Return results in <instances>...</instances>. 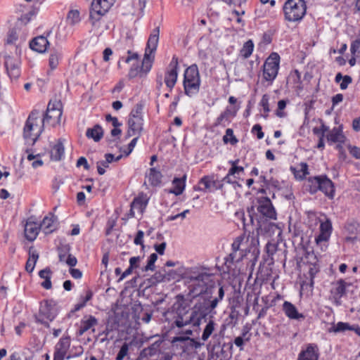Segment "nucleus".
Instances as JSON below:
<instances>
[{"label": "nucleus", "instance_id": "4be33fe9", "mask_svg": "<svg viewBox=\"0 0 360 360\" xmlns=\"http://www.w3.org/2000/svg\"><path fill=\"white\" fill-rule=\"evenodd\" d=\"M224 297V290L223 286H221L218 291V297L213 298L212 300H210L207 298H204L202 300H199L202 304H205L206 307L208 309V311L210 314H215L216 311L214 309L217 307L219 302L223 300Z\"/></svg>", "mask_w": 360, "mask_h": 360}, {"label": "nucleus", "instance_id": "f704fd0d", "mask_svg": "<svg viewBox=\"0 0 360 360\" xmlns=\"http://www.w3.org/2000/svg\"><path fill=\"white\" fill-rule=\"evenodd\" d=\"M51 271L49 268H46L44 269L41 270L39 272V276L41 278L44 279V281L41 283V286L46 289H51L52 287L51 278Z\"/></svg>", "mask_w": 360, "mask_h": 360}, {"label": "nucleus", "instance_id": "39448f33", "mask_svg": "<svg viewBox=\"0 0 360 360\" xmlns=\"http://www.w3.org/2000/svg\"><path fill=\"white\" fill-rule=\"evenodd\" d=\"M283 10L287 21H300L306 14V2L304 0H287L283 6Z\"/></svg>", "mask_w": 360, "mask_h": 360}, {"label": "nucleus", "instance_id": "e2e57ef3", "mask_svg": "<svg viewBox=\"0 0 360 360\" xmlns=\"http://www.w3.org/2000/svg\"><path fill=\"white\" fill-rule=\"evenodd\" d=\"M18 39L17 32L15 30L9 31L7 38L8 44H13Z\"/></svg>", "mask_w": 360, "mask_h": 360}, {"label": "nucleus", "instance_id": "13d9d810", "mask_svg": "<svg viewBox=\"0 0 360 360\" xmlns=\"http://www.w3.org/2000/svg\"><path fill=\"white\" fill-rule=\"evenodd\" d=\"M252 132H257V137L258 139H262L264 138V134L262 131V126L259 124H255L252 129Z\"/></svg>", "mask_w": 360, "mask_h": 360}, {"label": "nucleus", "instance_id": "f3484780", "mask_svg": "<svg viewBox=\"0 0 360 360\" xmlns=\"http://www.w3.org/2000/svg\"><path fill=\"white\" fill-rule=\"evenodd\" d=\"M208 308L202 304L199 300L195 302L191 309V314L195 320V327H200L202 320L205 319L210 313Z\"/></svg>", "mask_w": 360, "mask_h": 360}, {"label": "nucleus", "instance_id": "20e7f679", "mask_svg": "<svg viewBox=\"0 0 360 360\" xmlns=\"http://www.w3.org/2000/svg\"><path fill=\"white\" fill-rule=\"evenodd\" d=\"M200 77L197 65L188 67L184 72V89L185 94L192 97L198 94L200 86Z\"/></svg>", "mask_w": 360, "mask_h": 360}, {"label": "nucleus", "instance_id": "aec40b11", "mask_svg": "<svg viewBox=\"0 0 360 360\" xmlns=\"http://www.w3.org/2000/svg\"><path fill=\"white\" fill-rule=\"evenodd\" d=\"M319 191H322L328 198L333 199L335 195V188L333 181L326 175H321Z\"/></svg>", "mask_w": 360, "mask_h": 360}, {"label": "nucleus", "instance_id": "69168bd1", "mask_svg": "<svg viewBox=\"0 0 360 360\" xmlns=\"http://www.w3.org/2000/svg\"><path fill=\"white\" fill-rule=\"evenodd\" d=\"M105 120L107 122H111L114 127H119L122 125V123L119 122L117 117H112L110 115H106Z\"/></svg>", "mask_w": 360, "mask_h": 360}, {"label": "nucleus", "instance_id": "a211bd4d", "mask_svg": "<svg viewBox=\"0 0 360 360\" xmlns=\"http://www.w3.org/2000/svg\"><path fill=\"white\" fill-rule=\"evenodd\" d=\"M129 129L127 132V138L134 136H139L143 129V118L139 117H129Z\"/></svg>", "mask_w": 360, "mask_h": 360}, {"label": "nucleus", "instance_id": "cd10ccee", "mask_svg": "<svg viewBox=\"0 0 360 360\" xmlns=\"http://www.w3.org/2000/svg\"><path fill=\"white\" fill-rule=\"evenodd\" d=\"M326 137L328 141L333 143H343L346 140V137L343 134L340 127H334L330 131H329Z\"/></svg>", "mask_w": 360, "mask_h": 360}, {"label": "nucleus", "instance_id": "4468645a", "mask_svg": "<svg viewBox=\"0 0 360 360\" xmlns=\"http://www.w3.org/2000/svg\"><path fill=\"white\" fill-rule=\"evenodd\" d=\"M20 61L18 58L8 55L4 56V65L11 79H17L20 75Z\"/></svg>", "mask_w": 360, "mask_h": 360}, {"label": "nucleus", "instance_id": "603ef678", "mask_svg": "<svg viewBox=\"0 0 360 360\" xmlns=\"http://www.w3.org/2000/svg\"><path fill=\"white\" fill-rule=\"evenodd\" d=\"M153 278L155 280L157 283L160 282H166V276H165V269H162L159 271L158 272H156Z\"/></svg>", "mask_w": 360, "mask_h": 360}, {"label": "nucleus", "instance_id": "49530a36", "mask_svg": "<svg viewBox=\"0 0 360 360\" xmlns=\"http://www.w3.org/2000/svg\"><path fill=\"white\" fill-rule=\"evenodd\" d=\"M269 97L268 95L264 94L263 95L261 101H260V105L263 108L264 112H265V115H264V117L266 118L268 117V113L270 111L269 105Z\"/></svg>", "mask_w": 360, "mask_h": 360}, {"label": "nucleus", "instance_id": "7c9ffc66", "mask_svg": "<svg viewBox=\"0 0 360 360\" xmlns=\"http://www.w3.org/2000/svg\"><path fill=\"white\" fill-rule=\"evenodd\" d=\"M96 324L97 319L93 316H89L86 319L82 320L81 325L78 330V334L79 335H83L85 332L91 329Z\"/></svg>", "mask_w": 360, "mask_h": 360}, {"label": "nucleus", "instance_id": "423d86ee", "mask_svg": "<svg viewBox=\"0 0 360 360\" xmlns=\"http://www.w3.org/2000/svg\"><path fill=\"white\" fill-rule=\"evenodd\" d=\"M173 309L174 314V321L172 323L173 328L175 327L182 328L188 325H192L193 327H195L194 318L191 313L189 316L188 315V309L187 306L183 304H177L174 305Z\"/></svg>", "mask_w": 360, "mask_h": 360}, {"label": "nucleus", "instance_id": "8fccbe9b", "mask_svg": "<svg viewBox=\"0 0 360 360\" xmlns=\"http://www.w3.org/2000/svg\"><path fill=\"white\" fill-rule=\"evenodd\" d=\"M129 351V345L124 342L121 347L117 356L116 360H123V359L127 355Z\"/></svg>", "mask_w": 360, "mask_h": 360}, {"label": "nucleus", "instance_id": "c85d7f7f", "mask_svg": "<svg viewBox=\"0 0 360 360\" xmlns=\"http://www.w3.org/2000/svg\"><path fill=\"white\" fill-rule=\"evenodd\" d=\"M186 176L184 175L182 178L175 177L172 181L173 188L169 191V193H173L175 195H181L185 189Z\"/></svg>", "mask_w": 360, "mask_h": 360}, {"label": "nucleus", "instance_id": "052dcab7", "mask_svg": "<svg viewBox=\"0 0 360 360\" xmlns=\"http://www.w3.org/2000/svg\"><path fill=\"white\" fill-rule=\"evenodd\" d=\"M223 2L229 5H234L239 7H242L247 2V0H221Z\"/></svg>", "mask_w": 360, "mask_h": 360}, {"label": "nucleus", "instance_id": "bb28decb", "mask_svg": "<svg viewBox=\"0 0 360 360\" xmlns=\"http://www.w3.org/2000/svg\"><path fill=\"white\" fill-rule=\"evenodd\" d=\"M316 349V345H309L305 350L300 352L297 360H318L319 354Z\"/></svg>", "mask_w": 360, "mask_h": 360}, {"label": "nucleus", "instance_id": "1a4fd4ad", "mask_svg": "<svg viewBox=\"0 0 360 360\" xmlns=\"http://www.w3.org/2000/svg\"><path fill=\"white\" fill-rule=\"evenodd\" d=\"M57 315L55 304L52 300H45L41 303L39 314L35 316V321L49 328L47 320L53 321Z\"/></svg>", "mask_w": 360, "mask_h": 360}, {"label": "nucleus", "instance_id": "e433bc0d", "mask_svg": "<svg viewBox=\"0 0 360 360\" xmlns=\"http://www.w3.org/2000/svg\"><path fill=\"white\" fill-rule=\"evenodd\" d=\"M199 184L203 186V188H199V190L203 191H206L207 190L210 191L212 188L217 189L219 188L217 185V182L212 177L209 176L202 177L200 181Z\"/></svg>", "mask_w": 360, "mask_h": 360}, {"label": "nucleus", "instance_id": "864d4df0", "mask_svg": "<svg viewBox=\"0 0 360 360\" xmlns=\"http://www.w3.org/2000/svg\"><path fill=\"white\" fill-rule=\"evenodd\" d=\"M266 252L269 257H272L277 251V245L274 243L268 242L265 247Z\"/></svg>", "mask_w": 360, "mask_h": 360}, {"label": "nucleus", "instance_id": "ea45409f", "mask_svg": "<svg viewBox=\"0 0 360 360\" xmlns=\"http://www.w3.org/2000/svg\"><path fill=\"white\" fill-rule=\"evenodd\" d=\"M254 44L252 40L247 41L240 50V54L244 58H249L252 53Z\"/></svg>", "mask_w": 360, "mask_h": 360}, {"label": "nucleus", "instance_id": "7ed1b4c3", "mask_svg": "<svg viewBox=\"0 0 360 360\" xmlns=\"http://www.w3.org/2000/svg\"><path fill=\"white\" fill-rule=\"evenodd\" d=\"M39 111L33 110L25 122L23 131V137L28 144L33 145L44 131L42 124H39Z\"/></svg>", "mask_w": 360, "mask_h": 360}, {"label": "nucleus", "instance_id": "0e129e2a", "mask_svg": "<svg viewBox=\"0 0 360 360\" xmlns=\"http://www.w3.org/2000/svg\"><path fill=\"white\" fill-rule=\"evenodd\" d=\"M352 82V79L349 75H345L342 82L340 83V89L344 90L346 89L349 84H351Z\"/></svg>", "mask_w": 360, "mask_h": 360}, {"label": "nucleus", "instance_id": "a18cd8bd", "mask_svg": "<svg viewBox=\"0 0 360 360\" xmlns=\"http://www.w3.org/2000/svg\"><path fill=\"white\" fill-rule=\"evenodd\" d=\"M350 327L351 325L348 323L338 322L331 329H330L329 331L334 333L345 332L346 330H349L351 329Z\"/></svg>", "mask_w": 360, "mask_h": 360}, {"label": "nucleus", "instance_id": "2eb2a0df", "mask_svg": "<svg viewBox=\"0 0 360 360\" xmlns=\"http://www.w3.org/2000/svg\"><path fill=\"white\" fill-rule=\"evenodd\" d=\"M70 346V338L62 337L55 346L53 360H64Z\"/></svg>", "mask_w": 360, "mask_h": 360}, {"label": "nucleus", "instance_id": "de8ad7c7", "mask_svg": "<svg viewBox=\"0 0 360 360\" xmlns=\"http://www.w3.org/2000/svg\"><path fill=\"white\" fill-rule=\"evenodd\" d=\"M321 124L320 127H314L312 131L314 134L319 136V137H324L325 133L329 130V128L324 124L322 120H321Z\"/></svg>", "mask_w": 360, "mask_h": 360}, {"label": "nucleus", "instance_id": "bf43d9fd", "mask_svg": "<svg viewBox=\"0 0 360 360\" xmlns=\"http://www.w3.org/2000/svg\"><path fill=\"white\" fill-rule=\"evenodd\" d=\"M139 139V136H136L135 138H134L131 142L128 145L127 151H124V154L126 156H128L134 150L137 141Z\"/></svg>", "mask_w": 360, "mask_h": 360}, {"label": "nucleus", "instance_id": "6e6d98bb", "mask_svg": "<svg viewBox=\"0 0 360 360\" xmlns=\"http://www.w3.org/2000/svg\"><path fill=\"white\" fill-rule=\"evenodd\" d=\"M360 49V39H356L351 44L350 51L353 56H358L357 53L359 52Z\"/></svg>", "mask_w": 360, "mask_h": 360}, {"label": "nucleus", "instance_id": "338daca9", "mask_svg": "<svg viewBox=\"0 0 360 360\" xmlns=\"http://www.w3.org/2000/svg\"><path fill=\"white\" fill-rule=\"evenodd\" d=\"M65 263L70 267H73L77 265V259L75 256L69 254L66 258Z\"/></svg>", "mask_w": 360, "mask_h": 360}, {"label": "nucleus", "instance_id": "2f4dec72", "mask_svg": "<svg viewBox=\"0 0 360 360\" xmlns=\"http://www.w3.org/2000/svg\"><path fill=\"white\" fill-rule=\"evenodd\" d=\"M62 57H63V53L60 49H52L51 51L49 60V67L52 70L56 69L58 67L59 62L61 60Z\"/></svg>", "mask_w": 360, "mask_h": 360}, {"label": "nucleus", "instance_id": "393cba45", "mask_svg": "<svg viewBox=\"0 0 360 360\" xmlns=\"http://www.w3.org/2000/svg\"><path fill=\"white\" fill-rule=\"evenodd\" d=\"M63 139H60L52 146L50 155L51 159L54 161H59L64 156L65 148L63 144Z\"/></svg>", "mask_w": 360, "mask_h": 360}, {"label": "nucleus", "instance_id": "f257e3e1", "mask_svg": "<svg viewBox=\"0 0 360 360\" xmlns=\"http://www.w3.org/2000/svg\"><path fill=\"white\" fill-rule=\"evenodd\" d=\"M262 229V226L257 228V231H251L247 233H243V235L237 237L233 242L231 247L233 252L229 254V257L226 259V264L238 262L242 260L243 257H248L251 262L255 264L257 260L260 251H259V229Z\"/></svg>", "mask_w": 360, "mask_h": 360}, {"label": "nucleus", "instance_id": "4d7b16f0", "mask_svg": "<svg viewBox=\"0 0 360 360\" xmlns=\"http://www.w3.org/2000/svg\"><path fill=\"white\" fill-rule=\"evenodd\" d=\"M329 233L326 232H321L315 238L316 244H321L322 242H326L329 238Z\"/></svg>", "mask_w": 360, "mask_h": 360}, {"label": "nucleus", "instance_id": "6e6552de", "mask_svg": "<svg viewBox=\"0 0 360 360\" xmlns=\"http://www.w3.org/2000/svg\"><path fill=\"white\" fill-rule=\"evenodd\" d=\"M159 34L160 28L158 27L153 30L148 38L144 57L142 61V68L145 70L146 72H149L151 69L152 60L150 58V55L157 49L159 41Z\"/></svg>", "mask_w": 360, "mask_h": 360}, {"label": "nucleus", "instance_id": "dca6fc26", "mask_svg": "<svg viewBox=\"0 0 360 360\" xmlns=\"http://www.w3.org/2000/svg\"><path fill=\"white\" fill-rule=\"evenodd\" d=\"M127 53L129 56L126 58H124L125 63H128L133 60L136 61V64H133L132 67L129 71V78L132 79L137 77L138 75H140L141 77L143 75H146L148 72H146V70L142 68V65L140 67L139 65L138 64V53H133L131 51H128Z\"/></svg>", "mask_w": 360, "mask_h": 360}, {"label": "nucleus", "instance_id": "9b49d317", "mask_svg": "<svg viewBox=\"0 0 360 360\" xmlns=\"http://www.w3.org/2000/svg\"><path fill=\"white\" fill-rule=\"evenodd\" d=\"M110 5L108 0H94L92 1L89 18L93 25L108 12Z\"/></svg>", "mask_w": 360, "mask_h": 360}, {"label": "nucleus", "instance_id": "680f3d73", "mask_svg": "<svg viewBox=\"0 0 360 360\" xmlns=\"http://www.w3.org/2000/svg\"><path fill=\"white\" fill-rule=\"evenodd\" d=\"M350 154L356 159H360V148L356 146H349L348 147Z\"/></svg>", "mask_w": 360, "mask_h": 360}, {"label": "nucleus", "instance_id": "ddd939ff", "mask_svg": "<svg viewBox=\"0 0 360 360\" xmlns=\"http://www.w3.org/2000/svg\"><path fill=\"white\" fill-rule=\"evenodd\" d=\"M257 212L266 219H276V212L271 201L268 197H263L258 200Z\"/></svg>", "mask_w": 360, "mask_h": 360}, {"label": "nucleus", "instance_id": "f03ea898", "mask_svg": "<svg viewBox=\"0 0 360 360\" xmlns=\"http://www.w3.org/2000/svg\"><path fill=\"white\" fill-rule=\"evenodd\" d=\"M213 274L207 272L204 266L191 267L187 271V278L192 283L190 285V292L193 296L200 295L206 292L207 286L212 282Z\"/></svg>", "mask_w": 360, "mask_h": 360}, {"label": "nucleus", "instance_id": "b1692460", "mask_svg": "<svg viewBox=\"0 0 360 360\" xmlns=\"http://www.w3.org/2000/svg\"><path fill=\"white\" fill-rule=\"evenodd\" d=\"M40 226L34 221H27L25 226V236L30 240L33 241L39 234Z\"/></svg>", "mask_w": 360, "mask_h": 360}, {"label": "nucleus", "instance_id": "a878e982", "mask_svg": "<svg viewBox=\"0 0 360 360\" xmlns=\"http://www.w3.org/2000/svg\"><path fill=\"white\" fill-rule=\"evenodd\" d=\"M56 217L51 213H49L48 216H46L40 224V229L45 234H49L52 233L56 226L54 224Z\"/></svg>", "mask_w": 360, "mask_h": 360}, {"label": "nucleus", "instance_id": "6ab92c4d", "mask_svg": "<svg viewBox=\"0 0 360 360\" xmlns=\"http://www.w3.org/2000/svg\"><path fill=\"white\" fill-rule=\"evenodd\" d=\"M346 282L344 280H339L330 290L331 296L336 305L341 304V298L346 293Z\"/></svg>", "mask_w": 360, "mask_h": 360}, {"label": "nucleus", "instance_id": "4c0bfd02", "mask_svg": "<svg viewBox=\"0 0 360 360\" xmlns=\"http://www.w3.org/2000/svg\"><path fill=\"white\" fill-rule=\"evenodd\" d=\"M29 258L26 262L25 269L27 272L31 273L33 271L36 262L39 258V255L36 250H32L31 248L29 250Z\"/></svg>", "mask_w": 360, "mask_h": 360}, {"label": "nucleus", "instance_id": "79ce46f5", "mask_svg": "<svg viewBox=\"0 0 360 360\" xmlns=\"http://www.w3.org/2000/svg\"><path fill=\"white\" fill-rule=\"evenodd\" d=\"M235 218L237 220H239L243 224V229L245 231V233H247L249 231L250 225L246 221L245 214L243 210L238 211L235 213Z\"/></svg>", "mask_w": 360, "mask_h": 360}, {"label": "nucleus", "instance_id": "c03bdc74", "mask_svg": "<svg viewBox=\"0 0 360 360\" xmlns=\"http://www.w3.org/2000/svg\"><path fill=\"white\" fill-rule=\"evenodd\" d=\"M148 201L143 197H138L134 199L131 207L139 210L144 209L147 205Z\"/></svg>", "mask_w": 360, "mask_h": 360}, {"label": "nucleus", "instance_id": "5701e85b", "mask_svg": "<svg viewBox=\"0 0 360 360\" xmlns=\"http://www.w3.org/2000/svg\"><path fill=\"white\" fill-rule=\"evenodd\" d=\"M49 45V42L47 38L44 36H38L34 38L30 43V47L38 52V53H44Z\"/></svg>", "mask_w": 360, "mask_h": 360}, {"label": "nucleus", "instance_id": "58836bf2", "mask_svg": "<svg viewBox=\"0 0 360 360\" xmlns=\"http://www.w3.org/2000/svg\"><path fill=\"white\" fill-rule=\"evenodd\" d=\"M81 20L79 12L77 10H71L67 15V22L69 25L74 26Z\"/></svg>", "mask_w": 360, "mask_h": 360}, {"label": "nucleus", "instance_id": "f8f14e48", "mask_svg": "<svg viewBox=\"0 0 360 360\" xmlns=\"http://www.w3.org/2000/svg\"><path fill=\"white\" fill-rule=\"evenodd\" d=\"M178 58L173 56L169 66L165 72L164 82L167 87L171 91L174 87L178 78Z\"/></svg>", "mask_w": 360, "mask_h": 360}, {"label": "nucleus", "instance_id": "9d476101", "mask_svg": "<svg viewBox=\"0 0 360 360\" xmlns=\"http://www.w3.org/2000/svg\"><path fill=\"white\" fill-rule=\"evenodd\" d=\"M279 68V56L272 53L263 65V77L266 81L272 82L277 76Z\"/></svg>", "mask_w": 360, "mask_h": 360}, {"label": "nucleus", "instance_id": "37998d69", "mask_svg": "<svg viewBox=\"0 0 360 360\" xmlns=\"http://www.w3.org/2000/svg\"><path fill=\"white\" fill-rule=\"evenodd\" d=\"M223 141L225 143H230L231 145H235L238 141L233 134V129L230 128L226 130V134L223 137Z\"/></svg>", "mask_w": 360, "mask_h": 360}, {"label": "nucleus", "instance_id": "5fc2aeb1", "mask_svg": "<svg viewBox=\"0 0 360 360\" xmlns=\"http://www.w3.org/2000/svg\"><path fill=\"white\" fill-rule=\"evenodd\" d=\"M143 236H144V232L141 230L138 231L136 237L134 240V243L136 245H141L142 248H144L143 245Z\"/></svg>", "mask_w": 360, "mask_h": 360}, {"label": "nucleus", "instance_id": "c756f323", "mask_svg": "<svg viewBox=\"0 0 360 360\" xmlns=\"http://www.w3.org/2000/svg\"><path fill=\"white\" fill-rule=\"evenodd\" d=\"M299 167L297 169L296 167L291 166L290 169L297 179L303 180L309 174L308 165L306 162H301Z\"/></svg>", "mask_w": 360, "mask_h": 360}, {"label": "nucleus", "instance_id": "a19ab883", "mask_svg": "<svg viewBox=\"0 0 360 360\" xmlns=\"http://www.w3.org/2000/svg\"><path fill=\"white\" fill-rule=\"evenodd\" d=\"M214 326L215 323L213 320H210L207 324L206 325L202 335V340L203 341H206L208 340V338L210 337L213 331L214 330Z\"/></svg>", "mask_w": 360, "mask_h": 360}, {"label": "nucleus", "instance_id": "c9c22d12", "mask_svg": "<svg viewBox=\"0 0 360 360\" xmlns=\"http://www.w3.org/2000/svg\"><path fill=\"white\" fill-rule=\"evenodd\" d=\"M321 175L309 177L307 180L306 186L311 194H315L319 191Z\"/></svg>", "mask_w": 360, "mask_h": 360}, {"label": "nucleus", "instance_id": "473e14b6", "mask_svg": "<svg viewBox=\"0 0 360 360\" xmlns=\"http://www.w3.org/2000/svg\"><path fill=\"white\" fill-rule=\"evenodd\" d=\"M148 181L153 186H157L161 183L162 175L161 172L155 168H150L148 174H146Z\"/></svg>", "mask_w": 360, "mask_h": 360}, {"label": "nucleus", "instance_id": "72a5a7b5", "mask_svg": "<svg viewBox=\"0 0 360 360\" xmlns=\"http://www.w3.org/2000/svg\"><path fill=\"white\" fill-rule=\"evenodd\" d=\"M103 135V131L100 125H95L93 128H89L86 130V136L89 139H93L95 141L101 140Z\"/></svg>", "mask_w": 360, "mask_h": 360}, {"label": "nucleus", "instance_id": "412c9836", "mask_svg": "<svg viewBox=\"0 0 360 360\" xmlns=\"http://www.w3.org/2000/svg\"><path fill=\"white\" fill-rule=\"evenodd\" d=\"M282 310L285 315L290 319L297 321L304 319V316L302 313H300L296 307L288 301H285L283 302Z\"/></svg>", "mask_w": 360, "mask_h": 360}, {"label": "nucleus", "instance_id": "3c124183", "mask_svg": "<svg viewBox=\"0 0 360 360\" xmlns=\"http://www.w3.org/2000/svg\"><path fill=\"white\" fill-rule=\"evenodd\" d=\"M231 122L229 118H227L225 115L221 113L220 115L217 118L214 126H222L226 127V124H229Z\"/></svg>", "mask_w": 360, "mask_h": 360}, {"label": "nucleus", "instance_id": "0eeeda50", "mask_svg": "<svg viewBox=\"0 0 360 360\" xmlns=\"http://www.w3.org/2000/svg\"><path fill=\"white\" fill-rule=\"evenodd\" d=\"M62 116L61 103L57 101H51L41 123L45 127H56L60 122Z\"/></svg>", "mask_w": 360, "mask_h": 360}, {"label": "nucleus", "instance_id": "774afa93", "mask_svg": "<svg viewBox=\"0 0 360 360\" xmlns=\"http://www.w3.org/2000/svg\"><path fill=\"white\" fill-rule=\"evenodd\" d=\"M229 171V175L235 176L236 174H238L240 172H243L244 167L237 165V166L231 167Z\"/></svg>", "mask_w": 360, "mask_h": 360}, {"label": "nucleus", "instance_id": "09e8293b", "mask_svg": "<svg viewBox=\"0 0 360 360\" xmlns=\"http://www.w3.org/2000/svg\"><path fill=\"white\" fill-rule=\"evenodd\" d=\"M143 105L141 103H137L135 105L134 108L130 112L129 117H142V111H143Z\"/></svg>", "mask_w": 360, "mask_h": 360}]
</instances>
